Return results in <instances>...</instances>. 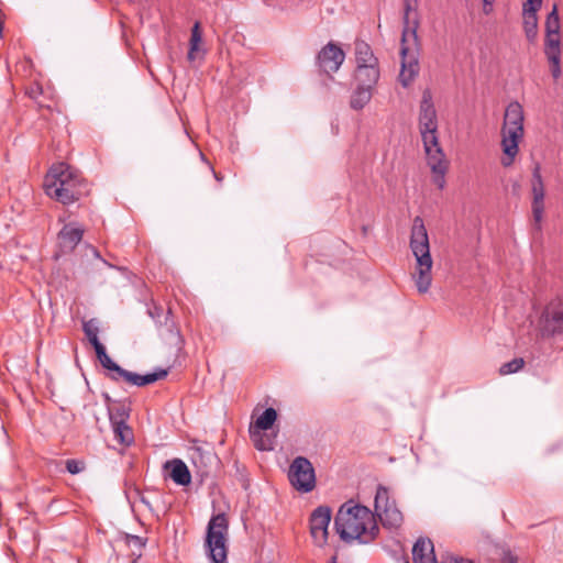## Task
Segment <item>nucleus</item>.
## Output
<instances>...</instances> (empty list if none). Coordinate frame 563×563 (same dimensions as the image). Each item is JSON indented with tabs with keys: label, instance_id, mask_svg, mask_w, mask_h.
Wrapping results in <instances>:
<instances>
[{
	"label": "nucleus",
	"instance_id": "1",
	"mask_svg": "<svg viewBox=\"0 0 563 563\" xmlns=\"http://www.w3.org/2000/svg\"><path fill=\"white\" fill-rule=\"evenodd\" d=\"M334 527L340 538L346 542L358 541L367 544L374 541L379 532L375 515L365 506L343 504L335 518Z\"/></svg>",
	"mask_w": 563,
	"mask_h": 563
},
{
	"label": "nucleus",
	"instance_id": "2",
	"mask_svg": "<svg viewBox=\"0 0 563 563\" xmlns=\"http://www.w3.org/2000/svg\"><path fill=\"white\" fill-rule=\"evenodd\" d=\"M45 194L63 205L78 201L90 192V185L77 169L65 163L53 165L44 179Z\"/></svg>",
	"mask_w": 563,
	"mask_h": 563
},
{
	"label": "nucleus",
	"instance_id": "3",
	"mask_svg": "<svg viewBox=\"0 0 563 563\" xmlns=\"http://www.w3.org/2000/svg\"><path fill=\"white\" fill-rule=\"evenodd\" d=\"M418 0H404L402 33H401V68L399 81L404 87L410 86L419 74V38L417 30L419 20L416 16L411 20V13L417 12Z\"/></svg>",
	"mask_w": 563,
	"mask_h": 563
},
{
	"label": "nucleus",
	"instance_id": "4",
	"mask_svg": "<svg viewBox=\"0 0 563 563\" xmlns=\"http://www.w3.org/2000/svg\"><path fill=\"white\" fill-rule=\"evenodd\" d=\"M410 249L417 261V273L413 275L416 287L420 294H426L432 283L433 261L430 254L428 232L422 218L419 216L413 219Z\"/></svg>",
	"mask_w": 563,
	"mask_h": 563
},
{
	"label": "nucleus",
	"instance_id": "5",
	"mask_svg": "<svg viewBox=\"0 0 563 563\" xmlns=\"http://www.w3.org/2000/svg\"><path fill=\"white\" fill-rule=\"evenodd\" d=\"M501 136L504 157L500 163L504 167H509L518 154V144L523 136V110L517 101L510 102L506 108Z\"/></svg>",
	"mask_w": 563,
	"mask_h": 563
},
{
	"label": "nucleus",
	"instance_id": "6",
	"mask_svg": "<svg viewBox=\"0 0 563 563\" xmlns=\"http://www.w3.org/2000/svg\"><path fill=\"white\" fill-rule=\"evenodd\" d=\"M418 128L421 135L424 152L441 147L438 136V115L429 89L422 92L419 107Z\"/></svg>",
	"mask_w": 563,
	"mask_h": 563
},
{
	"label": "nucleus",
	"instance_id": "7",
	"mask_svg": "<svg viewBox=\"0 0 563 563\" xmlns=\"http://www.w3.org/2000/svg\"><path fill=\"white\" fill-rule=\"evenodd\" d=\"M229 522L224 514L211 517L207 527L206 547L211 563L227 562V534Z\"/></svg>",
	"mask_w": 563,
	"mask_h": 563
},
{
	"label": "nucleus",
	"instance_id": "8",
	"mask_svg": "<svg viewBox=\"0 0 563 563\" xmlns=\"http://www.w3.org/2000/svg\"><path fill=\"white\" fill-rule=\"evenodd\" d=\"M375 511L386 528L397 529L404 521L402 512L397 508L395 501L389 500L388 489L384 486H378L376 490Z\"/></svg>",
	"mask_w": 563,
	"mask_h": 563
},
{
	"label": "nucleus",
	"instance_id": "9",
	"mask_svg": "<svg viewBox=\"0 0 563 563\" xmlns=\"http://www.w3.org/2000/svg\"><path fill=\"white\" fill-rule=\"evenodd\" d=\"M288 478L299 492L309 493L316 486L314 468L311 462L303 456H298L291 462Z\"/></svg>",
	"mask_w": 563,
	"mask_h": 563
},
{
	"label": "nucleus",
	"instance_id": "10",
	"mask_svg": "<svg viewBox=\"0 0 563 563\" xmlns=\"http://www.w3.org/2000/svg\"><path fill=\"white\" fill-rule=\"evenodd\" d=\"M331 509L328 506H319L310 515V533L318 547H323L328 541V528L331 521Z\"/></svg>",
	"mask_w": 563,
	"mask_h": 563
},
{
	"label": "nucleus",
	"instance_id": "11",
	"mask_svg": "<svg viewBox=\"0 0 563 563\" xmlns=\"http://www.w3.org/2000/svg\"><path fill=\"white\" fill-rule=\"evenodd\" d=\"M344 59L345 53L342 51V48L339 45L329 42L318 53L316 64L320 71L324 74H331L339 70Z\"/></svg>",
	"mask_w": 563,
	"mask_h": 563
},
{
	"label": "nucleus",
	"instance_id": "12",
	"mask_svg": "<svg viewBox=\"0 0 563 563\" xmlns=\"http://www.w3.org/2000/svg\"><path fill=\"white\" fill-rule=\"evenodd\" d=\"M542 332L545 335L563 334V301L550 302L542 317Z\"/></svg>",
	"mask_w": 563,
	"mask_h": 563
},
{
	"label": "nucleus",
	"instance_id": "13",
	"mask_svg": "<svg viewBox=\"0 0 563 563\" xmlns=\"http://www.w3.org/2000/svg\"><path fill=\"white\" fill-rule=\"evenodd\" d=\"M427 163L432 172L433 184L442 190L445 187V174L449 169V161L442 147L426 152Z\"/></svg>",
	"mask_w": 563,
	"mask_h": 563
},
{
	"label": "nucleus",
	"instance_id": "14",
	"mask_svg": "<svg viewBox=\"0 0 563 563\" xmlns=\"http://www.w3.org/2000/svg\"><path fill=\"white\" fill-rule=\"evenodd\" d=\"M167 374L168 373L166 369H158L157 372L154 373L141 375L137 373L126 371L120 366L114 376H112L111 380L117 383L122 380L132 386L143 387L153 384L159 379H163L164 377L167 376Z\"/></svg>",
	"mask_w": 563,
	"mask_h": 563
},
{
	"label": "nucleus",
	"instance_id": "15",
	"mask_svg": "<svg viewBox=\"0 0 563 563\" xmlns=\"http://www.w3.org/2000/svg\"><path fill=\"white\" fill-rule=\"evenodd\" d=\"M540 170V165L536 164L532 172V213L537 223L541 221L544 210V185Z\"/></svg>",
	"mask_w": 563,
	"mask_h": 563
},
{
	"label": "nucleus",
	"instance_id": "16",
	"mask_svg": "<svg viewBox=\"0 0 563 563\" xmlns=\"http://www.w3.org/2000/svg\"><path fill=\"white\" fill-rule=\"evenodd\" d=\"M545 40L544 48H559L560 47V19L558 13V5L554 4L551 12L545 20Z\"/></svg>",
	"mask_w": 563,
	"mask_h": 563
},
{
	"label": "nucleus",
	"instance_id": "17",
	"mask_svg": "<svg viewBox=\"0 0 563 563\" xmlns=\"http://www.w3.org/2000/svg\"><path fill=\"white\" fill-rule=\"evenodd\" d=\"M84 235V229L65 224L58 233L59 245L64 252H71L79 244Z\"/></svg>",
	"mask_w": 563,
	"mask_h": 563
},
{
	"label": "nucleus",
	"instance_id": "18",
	"mask_svg": "<svg viewBox=\"0 0 563 563\" xmlns=\"http://www.w3.org/2000/svg\"><path fill=\"white\" fill-rule=\"evenodd\" d=\"M415 563H438L434 555V547L429 538H419L412 548Z\"/></svg>",
	"mask_w": 563,
	"mask_h": 563
},
{
	"label": "nucleus",
	"instance_id": "19",
	"mask_svg": "<svg viewBox=\"0 0 563 563\" xmlns=\"http://www.w3.org/2000/svg\"><path fill=\"white\" fill-rule=\"evenodd\" d=\"M165 470H169L170 478L180 486H186L191 482V475L187 465L179 459L167 461L164 465Z\"/></svg>",
	"mask_w": 563,
	"mask_h": 563
},
{
	"label": "nucleus",
	"instance_id": "20",
	"mask_svg": "<svg viewBox=\"0 0 563 563\" xmlns=\"http://www.w3.org/2000/svg\"><path fill=\"white\" fill-rule=\"evenodd\" d=\"M192 463L198 468L200 476H209L211 468L218 464L217 455L211 451L198 449L192 455Z\"/></svg>",
	"mask_w": 563,
	"mask_h": 563
},
{
	"label": "nucleus",
	"instance_id": "21",
	"mask_svg": "<svg viewBox=\"0 0 563 563\" xmlns=\"http://www.w3.org/2000/svg\"><path fill=\"white\" fill-rule=\"evenodd\" d=\"M355 79L358 86L374 89L379 79L378 64L356 66Z\"/></svg>",
	"mask_w": 563,
	"mask_h": 563
},
{
	"label": "nucleus",
	"instance_id": "22",
	"mask_svg": "<svg viewBox=\"0 0 563 563\" xmlns=\"http://www.w3.org/2000/svg\"><path fill=\"white\" fill-rule=\"evenodd\" d=\"M104 399L108 404V413L111 424L126 422L130 417V409L123 404L114 402L110 405L112 399L109 395H104Z\"/></svg>",
	"mask_w": 563,
	"mask_h": 563
},
{
	"label": "nucleus",
	"instance_id": "23",
	"mask_svg": "<svg viewBox=\"0 0 563 563\" xmlns=\"http://www.w3.org/2000/svg\"><path fill=\"white\" fill-rule=\"evenodd\" d=\"M355 59L356 66L378 64V59L374 55L371 46L364 41L355 42Z\"/></svg>",
	"mask_w": 563,
	"mask_h": 563
},
{
	"label": "nucleus",
	"instance_id": "24",
	"mask_svg": "<svg viewBox=\"0 0 563 563\" xmlns=\"http://www.w3.org/2000/svg\"><path fill=\"white\" fill-rule=\"evenodd\" d=\"M373 89L364 86H356L350 99V107L354 110L363 109L372 99Z\"/></svg>",
	"mask_w": 563,
	"mask_h": 563
},
{
	"label": "nucleus",
	"instance_id": "25",
	"mask_svg": "<svg viewBox=\"0 0 563 563\" xmlns=\"http://www.w3.org/2000/svg\"><path fill=\"white\" fill-rule=\"evenodd\" d=\"M95 351H96V355H97V358L98 361L100 362V364L102 365L103 368H106L108 371L107 373V376L112 379V376H114V374L117 373V371L119 369L120 365L117 364L107 353V350L104 347V345L101 343L97 346H93Z\"/></svg>",
	"mask_w": 563,
	"mask_h": 563
},
{
	"label": "nucleus",
	"instance_id": "26",
	"mask_svg": "<svg viewBox=\"0 0 563 563\" xmlns=\"http://www.w3.org/2000/svg\"><path fill=\"white\" fill-rule=\"evenodd\" d=\"M264 430H256L251 428L250 433L254 446L260 451H271L274 449V440L263 433Z\"/></svg>",
	"mask_w": 563,
	"mask_h": 563
},
{
	"label": "nucleus",
	"instance_id": "27",
	"mask_svg": "<svg viewBox=\"0 0 563 563\" xmlns=\"http://www.w3.org/2000/svg\"><path fill=\"white\" fill-rule=\"evenodd\" d=\"M114 439L123 445H130L134 441V435L132 429L128 426L126 422L124 423H115L111 424Z\"/></svg>",
	"mask_w": 563,
	"mask_h": 563
},
{
	"label": "nucleus",
	"instance_id": "28",
	"mask_svg": "<svg viewBox=\"0 0 563 563\" xmlns=\"http://www.w3.org/2000/svg\"><path fill=\"white\" fill-rule=\"evenodd\" d=\"M201 41L202 34L200 31V24L199 22H196L191 29L190 47L187 55L189 62H194L197 58V53L200 51Z\"/></svg>",
	"mask_w": 563,
	"mask_h": 563
},
{
	"label": "nucleus",
	"instance_id": "29",
	"mask_svg": "<svg viewBox=\"0 0 563 563\" xmlns=\"http://www.w3.org/2000/svg\"><path fill=\"white\" fill-rule=\"evenodd\" d=\"M277 419V411L269 407L266 408L263 413L256 419L253 429L256 430H268L273 427Z\"/></svg>",
	"mask_w": 563,
	"mask_h": 563
},
{
	"label": "nucleus",
	"instance_id": "30",
	"mask_svg": "<svg viewBox=\"0 0 563 563\" xmlns=\"http://www.w3.org/2000/svg\"><path fill=\"white\" fill-rule=\"evenodd\" d=\"M523 30L527 40L533 43L538 36V16L537 14L523 12Z\"/></svg>",
	"mask_w": 563,
	"mask_h": 563
},
{
	"label": "nucleus",
	"instance_id": "31",
	"mask_svg": "<svg viewBox=\"0 0 563 563\" xmlns=\"http://www.w3.org/2000/svg\"><path fill=\"white\" fill-rule=\"evenodd\" d=\"M544 54L550 63L553 78L558 79L561 76V48H544Z\"/></svg>",
	"mask_w": 563,
	"mask_h": 563
},
{
	"label": "nucleus",
	"instance_id": "32",
	"mask_svg": "<svg viewBox=\"0 0 563 563\" xmlns=\"http://www.w3.org/2000/svg\"><path fill=\"white\" fill-rule=\"evenodd\" d=\"M82 331L92 346H97V345L101 344V342L99 341V338H98L99 324L96 319H90V320L84 321L82 322Z\"/></svg>",
	"mask_w": 563,
	"mask_h": 563
},
{
	"label": "nucleus",
	"instance_id": "33",
	"mask_svg": "<svg viewBox=\"0 0 563 563\" xmlns=\"http://www.w3.org/2000/svg\"><path fill=\"white\" fill-rule=\"evenodd\" d=\"M525 366V360L516 357L510 362L503 364L499 368L500 375H509L519 372Z\"/></svg>",
	"mask_w": 563,
	"mask_h": 563
},
{
	"label": "nucleus",
	"instance_id": "34",
	"mask_svg": "<svg viewBox=\"0 0 563 563\" xmlns=\"http://www.w3.org/2000/svg\"><path fill=\"white\" fill-rule=\"evenodd\" d=\"M84 468H85V463L81 461H78V460H67L66 461V470L73 475L80 473L81 471H84Z\"/></svg>",
	"mask_w": 563,
	"mask_h": 563
},
{
	"label": "nucleus",
	"instance_id": "35",
	"mask_svg": "<svg viewBox=\"0 0 563 563\" xmlns=\"http://www.w3.org/2000/svg\"><path fill=\"white\" fill-rule=\"evenodd\" d=\"M542 0H528L526 3H523L522 11L525 13H533L537 14V11L541 8Z\"/></svg>",
	"mask_w": 563,
	"mask_h": 563
},
{
	"label": "nucleus",
	"instance_id": "36",
	"mask_svg": "<svg viewBox=\"0 0 563 563\" xmlns=\"http://www.w3.org/2000/svg\"><path fill=\"white\" fill-rule=\"evenodd\" d=\"M126 541L130 547L136 548L139 550L145 545V540L137 536H128Z\"/></svg>",
	"mask_w": 563,
	"mask_h": 563
},
{
	"label": "nucleus",
	"instance_id": "37",
	"mask_svg": "<svg viewBox=\"0 0 563 563\" xmlns=\"http://www.w3.org/2000/svg\"><path fill=\"white\" fill-rule=\"evenodd\" d=\"M26 93L30 98L36 100L42 95V87L40 85L31 86Z\"/></svg>",
	"mask_w": 563,
	"mask_h": 563
},
{
	"label": "nucleus",
	"instance_id": "38",
	"mask_svg": "<svg viewBox=\"0 0 563 563\" xmlns=\"http://www.w3.org/2000/svg\"><path fill=\"white\" fill-rule=\"evenodd\" d=\"M518 559L510 551L504 552L501 563H517Z\"/></svg>",
	"mask_w": 563,
	"mask_h": 563
},
{
	"label": "nucleus",
	"instance_id": "39",
	"mask_svg": "<svg viewBox=\"0 0 563 563\" xmlns=\"http://www.w3.org/2000/svg\"><path fill=\"white\" fill-rule=\"evenodd\" d=\"M141 503L144 504L147 508H152L150 501L144 497V496H141L140 498Z\"/></svg>",
	"mask_w": 563,
	"mask_h": 563
},
{
	"label": "nucleus",
	"instance_id": "40",
	"mask_svg": "<svg viewBox=\"0 0 563 563\" xmlns=\"http://www.w3.org/2000/svg\"><path fill=\"white\" fill-rule=\"evenodd\" d=\"M213 175H214V178H216L218 181H220V180L222 179V177H221L218 173H216L214 170H213Z\"/></svg>",
	"mask_w": 563,
	"mask_h": 563
},
{
	"label": "nucleus",
	"instance_id": "41",
	"mask_svg": "<svg viewBox=\"0 0 563 563\" xmlns=\"http://www.w3.org/2000/svg\"><path fill=\"white\" fill-rule=\"evenodd\" d=\"M485 4H490L493 0H483Z\"/></svg>",
	"mask_w": 563,
	"mask_h": 563
},
{
	"label": "nucleus",
	"instance_id": "42",
	"mask_svg": "<svg viewBox=\"0 0 563 563\" xmlns=\"http://www.w3.org/2000/svg\"><path fill=\"white\" fill-rule=\"evenodd\" d=\"M92 251L96 256H99V253L95 249H92Z\"/></svg>",
	"mask_w": 563,
	"mask_h": 563
},
{
	"label": "nucleus",
	"instance_id": "43",
	"mask_svg": "<svg viewBox=\"0 0 563 563\" xmlns=\"http://www.w3.org/2000/svg\"><path fill=\"white\" fill-rule=\"evenodd\" d=\"M176 334H177V336H178V340H179V341H181V338H180V335H179V331H176Z\"/></svg>",
	"mask_w": 563,
	"mask_h": 563
},
{
	"label": "nucleus",
	"instance_id": "44",
	"mask_svg": "<svg viewBox=\"0 0 563 563\" xmlns=\"http://www.w3.org/2000/svg\"><path fill=\"white\" fill-rule=\"evenodd\" d=\"M332 563H335V558L332 559Z\"/></svg>",
	"mask_w": 563,
	"mask_h": 563
},
{
	"label": "nucleus",
	"instance_id": "45",
	"mask_svg": "<svg viewBox=\"0 0 563 563\" xmlns=\"http://www.w3.org/2000/svg\"><path fill=\"white\" fill-rule=\"evenodd\" d=\"M406 563H409V562H406Z\"/></svg>",
	"mask_w": 563,
	"mask_h": 563
}]
</instances>
